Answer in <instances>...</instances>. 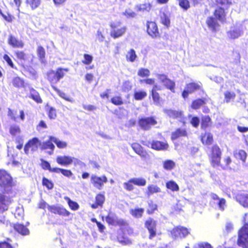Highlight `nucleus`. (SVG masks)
Segmentation results:
<instances>
[{
  "label": "nucleus",
  "instance_id": "cd10ccee",
  "mask_svg": "<svg viewBox=\"0 0 248 248\" xmlns=\"http://www.w3.org/2000/svg\"><path fill=\"white\" fill-rule=\"evenodd\" d=\"M234 157L245 162L247 158V153L243 150H236L233 152Z\"/></svg>",
  "mask_w": 248,
  "mask_h": 248
},
{
  "label": "nucleus",
  "instance_id": "bf43d9fd",
  "mask_svg": "<svg viewBox=\"0 0 248 248\" xmlns=\"http://www.w3.org/2000/svg\"><path fill=\"white\" fill-rule=\"evenodd\" d=\"M48 115L50 119H54L57 117V113L55 108L53 107H48Z\"/></svg>",
  "mask_w": 248,
  "mask_h": 248
},
{
  "label": "nucleus",
  "instance_id": "f257e3e1",
  "mask_svg": "<svg viewBox=\"0 0 248 248\" xmlns=\"http://www.w3.org/2000/svg\"><path fill=\"white\" fill-rule=\"evenodd\" d=\"M244 225L238 232V245L244 248H248V213L243 217Z\"/></svg>",
  "mask_w": 248,
  "mask_h": 248
},
{
  "label": "nucleus",
  "instance_id": "49530a36",
  "mask_svg": "<svg viewBox=\"0 0 248 248\" xmlns=\"http://www.w3.org/2000/svg\"><path fill=\"white\" fill-rule=\"evenodd\" d=\"M161 23L165 26L168 27L170 25V20L169 16L165 13H163L160 16Z\"/></svg>",
  "mask_w": 248,
  "mask_h": 248
},
{
  "label": "nucleus",
  "instance_id": "4be33fe9",
  "mask_svg": "<svg viewBox=\"0 0 248 248\" xmlns=\"http://www.w3.org/2000/svg\"><path fill=\"white\" fill-rule=\"evenodd\" d=\"M150 144L152 148L156 150H166L168 147V144L167 143L159 141H153Z\"/></svg>",
  "mask_w": 248,
  "mask_h": 248
},
{
  "label": "nucleus",
  "instance_id": "13d9d810",
  "mask_svg": "<svg viewBox=\"0 0 248 248\" xmlns=\"http://www.w3.org/2000/svg\"><path fill=\"white\" fill-rule=\"evenodd\" d=\"M48 80L52 83H57L59 80H57V77H56V74L54 71L48 72L47 74Z\"/></svg>",
  "mask_w": 248,
  "mask_h": 248
},
{
  "label": "nucleus",
  "instance_id": "bb28decb",
  "mask_svg": "<svg viewBox=\"0 0 248 248\" xmlns=\"http://www.w3.org/2000/svg\"><path fill=\"white\" fill-rule=\"evenodd\" d=\"M14 227L17 232L23 235H26L29 234V229L22 224L19 223L15 224Z\"/></svg>",
  "mask_w": 248,
  "mask_h": 248
},
{
  "label": "nucleus",
  "instance_id": "ddd939ff",
  "mask_svg": "<svg viewBox=\"0 0 248 248\" xmlns=\"http://www.w3.org/2000/svg\"><path fill=\"white\" fill-rule=\"evenodd\" d=\"M147 32L153 38H156L159 36L157 26L154 22L147 23Z\"/></svg>",
  "mask_w": 248,
  "mask_h": 248
},
{
  "label": "nucleus",
  "instance_id": "4d7b16f0",
  "mask_svg": "<svg viewBox=\"0 0 248 248\" xmlns=\"http://www.w3.org/2000/svg\"><path fill=\"white\" fill-rule=\"evenodd\" d=\"M216 203L217 204L218 209L221 211H224L226 207V201L223 198L218 200V201L216 202Z\"/></svg>",
  "mask_w": 248,
  "mask_h": 248
},
{
  "label": "nucleus",
  "instance_id": "7ed1b4c3",
  "mask_svg": "<svg viewBox=\"0 0 248 248\" xmlns=\"http://www.w3.org/2000/svg\"><path fill=\"white\" fill-rule=\"evenodd\" d=\"M111 28L110 35L113 38L122 36L126 32V27L122 25L120 21H114L110 23Z\"/></svg>",
  "mask_w": 248,
  "mask_h": 248
},
{
  "label": "nucleus",
  "instance_id": "a19ab883",
  "mask_svg": "<svg viewBox=\"0 0 248 248\" xmlns=\"http://www.w3.org/2000/svg\"><path fill=\"white\" fill-rule=\"evenodd\" d=\"M132 179V182L134 183V185H135L138 186H144L146 184V180L145 179L142 177H138V178H131Z\"/></svg>",
  "mask_w": 248,
  "mask_h": 248
},
{
  "label": "nucleus",
  "instance_id": "e433bc0d",
  "mask_svg": "<svg viewBox=\"0 0 248 248\" xmlns=\"http://www.w3.org/2000/svg\"><path fill=\"white\" fill-rule=\"evenodd\" d=\"M166 187L172 191H178L179 189L178 185L173 181H169L166 184Z\"/></svg>",
  "mask_w": 248,
  "mask_h": 248
},
{
  "label": "nucleus",
  "instance_id": "79ce46f5",
  "mask_svg": "<svg viewBox=\"0 0 248 248\" xmlns=\"http://www.w3.org/2000/svg\"><path fill=\"white\" fill-rule=\"evenodd\" d=\"M27 4L34 10L40 5L41 0H26Z\"/></svg>",
  "mask_w": 248,
  "mask_h": 248
},
{
  "label": "nucleus",
  "instance_id": "a18cd8bd",
  "mask_svg": "<svg viewBox=\"0 0 248 248\" xmlns=\"http://www.w3.org/2000/svg\"><path fill=\"white\" fill-rule=\"evenodd\" d=\"M137 10L140 12H149L151 9V5L149 3L139 4L137 6Z\"/></svg>",
  "mask_w": 248,
  "mask_h": 248
},
{
  "label": "nucleus",
  "instance_id": "8fccbe9b",
  "mask_svg": "<svg viewBox=\"0 0 248 248\" xmlns=\"http://www.w3.org/2000/svg\"><path fill=\"white\" fill-rule=\"evenodd\" d=\"M150 71L146 68H141L138 72V75L141 77H147L150 75Z\"/></svg>",
  "mask_w": 248,
  "mask_h": 248
},
{
  "label": "nucleus",
  "instance_id": "f704fd0d",
  "mask_svg": "<svg viewBox=\"0 0 248 248\" xmlns=\"http://www.w3.org/2000/svg\"><path fill=\"white\" fill-rule=\"evenodd\" d=\"M202 141L203 144H211L213 141V136L210 133H205L202 137Z\"/></svg>",
  "mask_w": 248,
  "mask_h": 248
},
{
  "label": "nucleus",
  "instance_id": "37998d69",
  "mask_svg": "<svg viewBox=\"0 0 248 248\" xmlns=\"http://www.w3.org/2000/svg\"><path fill=\"white\" fill-rule=\"evenodd\" d=\"M24 209L22 206H18L16 207L15 213V217L20 220L23 218L24 217Z\"/></svg>",
  "mask_w": 248,
  "mask_h": 248
},
{
  "label": "nucleus",
  "instance_id": "aec40b11",
  "mask_svg": "<svg viewBox=\"0 0 248 248\" xmlns=\"http://www.w3.org/2000/svg\"><path fill=\"white\" fill-rule=\"evenodd\" d=\"M132 149L134 151L141 157L147 159L148 157V155L146 152L143 150L142 147L138 143H134L131 145Z\"/></svg>",
  "mask_w": 248,
  "mask_h": 248
},
{
  "label": "nucleus",
  "instance_id": "473e14b6",
  "mask_svg": "<svg viewBox=\"0 0 248 248\" xmlns=\"http://www.w3.org/2000/svg\"><path fill=\"white\" fill-rule=\"evenodd\" d=\"M186 136V132L185 129H178L176 131L172 133L171 139L174 140L179 137Z\"/></svg>",
  "mask_w": 248,
  "mask_h": 248
},
{
  "label": "nucleus",
  "instance_id": "c756f323",
  "mask_svg": "<svg viewBox=\"0 0 248 248\" xmlns=\"http://www.w3.org/2000/svg\"><path fill=\"white\" fill-rule=\"evenodd\" d=\"M9 132L10 134L16 139L17 137H20L19 135L21 133V130L19 126L12 125L10 127Z\"/></svg>",
  "mask_w": 248,
  "mask_h": 248
},
{
  "label": "nucleus",
  "instance_id": "ea45409f",
  "mask_svg": "<svg viewBox=\"0 0 248 248\" xmlns=\"http://www.w3.org/2000/svg\"><path fill=\"white\" fill-rule=\"evenodd\" d=\"M12 84L16 88L23 87L24 85V82L19 77H16L13 78L12 79Z\"/></svg>",
  "mask_w": 248,
  "mask_h": 248
},
{
  "label": "nucleus",
  "instance_id": "6e6552de",
  "mask_svg": "<svg viewBox=\"0 0 248 248\" xmlns=\"http://www.w3.org/2000/svg\"><path fill=\"white\" fill-rule=\"evenodd\" d=\"M41 142L36 138L30 140L25 145L24 151L26 154L29 153L30 151L34 152L37 150L39 146L41 147Z\"/></svg>",
  "mask_w": 248,
  "mask_h": 248
},
{
  "label": "nucleus",
  "instance_id": "0eeeda50",
  "mask_svg": "<svg viewBox=\"0 0 248 248\" xmlns=\"http://www.w3.org/2000/svg\"><path fill=\"white\" fill-rule=\"evenodd\" d=\"M189 233V231L186 228L178 226L174 227L171 231V236L174 239L186 237Z\"/></svg>",
  "mask_w": 248,
  "mask_h": 248
},
{
  "label": "nucleus",
  "instance_id": "680f3d73",
  "mask_svg": "<svg viewBox=\"0 0 248 248\" xmlns=\"http://www.w3.org/2000/svg\"><path fill=\"white\" fill-rule=\"evenodd\" d=\"M210 118L208 116H204L202 118V127L206 128L210 124Z\"/></svg>",
  "mask_w": 248,
  "mask_h": 248
},
{
  "label": "nucleus",
  "instance_id": "c03bdc74",
  "mask_svg": "<svg viewBox=\"0 0 248 248\" xmlns=\"http://www.w3.org/2000/svg\"><path fill=\"white\" fill-rule=\"evenodd\" d=\"M64 199L67 202L70 208L73 210H77L79 208L78 204L70 200L68 197H65Z\"/></svg>",
  "mask_w": 248,
  "mask_h": 248
},
{
  "label": "nucleus",
  "instance_id": "de8ad7c7",
  "mask_svg": "<svg viewBox=\"0 0 248 248\" xmlns=\"http://www.w3.org/2000/svg\"><path fill=\"white\" fill-rule=\"evenodd\" d=\"M175 165L174 162L170 160H166L163 162V167L167 170L172 169Z\"/></svg>",
  "mask_w": 248,
  "mask_h": 248
},
{
  "label": "nucleus",
  "instance_id": "a878e982",
  "mask_svg": "<svg viewBox=\"0 0 248 248\" xmlns=\"http://www.w3.org/2000/svg\"><path fill=\"white\" fill-rule=\"evenodd\" d=\"M161 87L158 85H154L152 90V95L154 103L159 105L160 97L159 94L156 92L157 90H160Z\"/></svg>",
  "mask_w": 248,
  "mask_h": 248
},
{
  "label": "nucleus",
  "instance_id": "dca6fc26",
  "mask_svg": "<svg viewBox=\"0 0 248 248\" xmlns=\"http://www.w3.org/2000/svg\"><path fill=\"white\" fill-rule=\"evenodd\" d=\"M242 28L241 26H233L227 32L228 36L231 39H236L241 35Z\"/></svg>",
  "mask_w": 248,
  "mask_h": 248
},
{
  "label": "nucleus",
  "instance_id": "423d86ee",
  "mask_svg": "<svg viewBox=\"0 0 248 248\" xmlns=\"http://www.w3.org/2000/svg\"><path fill=\"white\" fill-rule=\"evenodd\" d=\"M155 76L159 82L162 83L164 86L172 92H174L175 83L173 81L169 79L167 76L164 74H157Z\"/></svg>",
  "mask_w": 248,
  "mask_h": 248
},
{
  "label": "nucleus",
  "instance_id": "603ef678",
  "mask_svg": "<svg viewBox=\"0 0 248 248\" xmlns=\"http://www.w3.org/2000/svg\"><path fill=\"white\" fill-rule=\"evenodd\" d=\"M204 104V101L202 99H197L193 102L191 107L193 109H198L201 106Z\"/></svg>",
  "mask_w": 248,
  "mask_h": 248
},
{
  "label": "nucleus",
  "instance_id": "f03ea898",
  "mask_svg": "<svg viewBox=\"0 0 248 248\" xmlns=\"http://www.w3.org/2000/svg\"><path fill=\"white\" fill-rule=\"evenodd\" d=\"M14 186L13 179L9 173L3 170H0V186L8 193Z\"/></svg>",
  "mask_w": 248,
  "mask_h": 248
},
{
  "label": "nucleus",
  "instance_id": "a211bd4d",
  "mask_svg": "<svg viewBox=\"0 0 248 248\" xmlns=\"http://www.w3.org/2000/svg\"><path fill=\"white\" fill-rule=\"evenodd\" d=\"M8 43L13 47L21 48L24 46V43L21 40L18 39L12 35L9 36Z\"/></svg>",
  "mask_w": 248,
  "mask_h": 248
},
{
  "label": "nucleus",
  "instance_id": "58836bf2",
  "mask_svg": "<svg viewBox=\"0 0 248 248\" xmlns=\"http://www.w3.org/2000/svg\"><path fill=\"white\" fill-rule=\"evenodd\" d=\"M68 68H58L56 71L55 72L56 74V77H57L56 80L59 81L61 78L64 77L66 73L68 72Z\"/></svg>",
  "mask_w": 248,
  "mask_h": 248
},
{
  "label": "nucleus",
  "instance_id": "09e8293b",
  "mask_svg": "<svg viewBox=\"0 0 248 248\" xmlns=\"http://www.w3.org/2000/svg\"><path fill=\"white\" fill-rule=\"evenodd\" d=\"M217 4L222 6L223 8H228L232 4V0H216Z\"/></svg>",
  "mask_w": 248,
  "mask_h": 248
},
{
  "label": "nucleus",
  "instance_id": "2eb2a0df",
  "mask_svg": "<svg viewBox=\"0 0 248 248\" xmlns=\"http://www.w3.org/2000/svg\"><path fill=\"white\" fill-rule=\"evenodd\" d=\"M145 227L149 232V238L150 239H152L156 235V223L155 221L151 218L147 219L145 222Z\"/></svg>",
  "mask_w": 248,
  "mask_h": 248
},
{
  "label": "nucleus",
  "instance_id": "4c0bfd02",
  "mask_svg": "<svg viewBox=\"0 0 248 248\" xmlns=\"http://www.w3.org/2000/svg\"><path fill=\"white\" fill-rule=\"evenodd\" d=\"M50 139L51 141L55 143L57 146L59 148H64L67 146L66 142L63 141H62L55 137H50Z\"/></svg>",
  "mask_w": 248,
  "mask_h": 248
},
{
  "label": "nucleus",
  "instance_id": "338daca9",
  "mask_svg": "<svg viewBox=\"0 0 248 248\" xmlns=\"http://www.w3.org/2000/svg\"><path fill=\"white\" fill-rule=\"evenodd\" d=\"M179 5L185 10H187L190 7L189 1L187 0H180Z\"/></svg>",
  "mask_w": 248,
  "mask_h": 248
},
{
  "label": "nucleus",
  "instance_id": "5701e85b",
  "mask_svg": "<svg viewBox=\"0 0 248 248\" xmlns=\"http://www.w3.org/2000/svg\"><path fill=\"white\" fill-rule=\"evenodd\" d=\"M161 192V188L156 185L150 184L147 187L146 194L150 196L154 194L158 193Z\"/></svg>",
  "mask_w": 248,
  "mask_h": 248
},
{
  "label": "nucleus",
  "instance_id": "39448f33",
  "mask_svg": "<svg viewBox=\"0 0 248 248\" xmlns=\"http://www.w3.org/2000/svg\"><path fill=\"white\" fill-rule=\"evenodd\" d=\"M57 162L62 166H69L74 163V164H78L80 161L74 157L68 155H60L57 156L56 158Z\"/></svg>",
  "mask_w": 248,
  "mask_h": 248
},
{
  "label": "nucleus",
  "instance_id": "b1692460",
  "mask_svg": "<svg viewBox=\"0 0 248 248\" xmlns=\"http://www.w3.org/2000/svg\"><path fill=\"white\" fill-rule=\"evenodd\" d=\"M164 112L170 118L182 119L183 113L181 111L165 109Z\"/></svg>",
  "mask_w": 248,
  "mask_h": 248
},
{
  "label": "nucleus",
  "instance_id": "0e129e2a",
  "mask_svg": "<svg viewBox=\"0 0 248 248\" xmlns=\"http://www.w3.org/2000/svg\"><path fill=\"white\" fill-rule=\"evenodd\" d=\"M111 102L115 105H121L123 102L120 96H116L111 98Z\"/></svg>",
  "mask_w": 248,
  "mask_h": 248
},
{
  "label": "nucleus",
  "instance_id": "774afa93",
  "mask_svg": "<svg viewBox=\"0 0 248 248\" xmlns=\"http://www.w3.org/2000/svg\"><path fill=\"white\" fill-rule=\"evenodd\" d=\"M95 199L97 204L102 206L105 201V197L102 194H98Z\"/></svg>",
  "mask_w": 248,
  "mask_h": 248
},
{
  "label": "nucleus",
  "instance_id": "7c9ffc66",
  "mask_svg": "<svg viewBox=\"0 0 248 248\" xmlns=\"http://www.w3.org/2000/svg\"><path fill=\"white\" fill-rule=\"evenodd\" d=\"M137 58V56L135 51L133 49H130L127 52L126 54V59L127 61L133 62L136 61Z\"/></svg>",
  "mask_w": 248,
  "mask_h": 248
},
{
  "label": "nucleus",
  "instance_id": "72a5a7b5",
  "mask_svg": "<svg viewBox=\"0 0 248 248\" xmlns=\"http://www.w3.org/2000/svg\"><path fill=\"white\" fill-rule=\"evenodd\" d=\"M215 16L220 21H223L225 19V13L224 10L222 8H219L215 10Z\"/></svg>",
  "mask_w": 248,
  "mask_h": 248
},
{
  "label": "nucleus",
  "instance_id": "393cba45",
  "mask_svg": "<svg viewBox=\"0 0 248 248\" xmlns=\"http://www.w3.org/2000/svg\"><path fill=\"white\" fill-rule=\"evenodd\" d=\"M206 23L209 28L213 31H216L218 28L219 24L216 19L212 17H209L207 19Z\"/></svg>",
  "mask_w": 248,
  "mask_h": 248
},
{
  "label": "nucleus",
  "instance_id": "6e6d98bb",
  "mask_svg": "<svg viewBox=\"0 0 248 248\" xmlns=\"http://www.w3.org/2000/svg\"><path fill=\"white\" fill-rule=\"evenodd\" d=\"M147 96V93L145 92L140 91L135 92L134 93V98L136 100H140L143 99Z\"/></svg>",
  "mask_w": 248,
  "mask_h": 248
},
{
  "label": "nucleus",
  "instance_id": "69168bd1",
  "mask_svg": "<svg viewBox=\"0 0 248 248\" xmlns=\"http://www.w3.org/2000/svg\"><path fill=\"white\" fill-rule=\"evenodd\" d=\"M43 184L49 189H52L53 187V184L51 181L46 178L43 179Z\"/></svg>",
  "mask_w": 248,
  "mask_h": 248
},
{
  "label": "nucleus",
  "instance_id": "3c124183",
  "mask_svg": "<svg viewBox=\"0 0 248 248\" xmlns=\"http://www.w3.org/2000/svg\"><path fill=\"white\" fill-rule=\"evenodd\" d=\"M132 179H130L127 182H125L124 183L123 186L124 187L125 189H126L127 191H132L134 189V183L132 182Z\"/></svg>",
  "mask_w": 248,
  "mask_h": 248
},
{
  "label": "nucleus",
  "instance_id": "e2e57ef3",
  "mask_svg": "<svg viewBox=\"0 0 248 248\" xmlns=\"http://www.w3.org/2000/svg\"><path fill=\"white\" fill-rule=\"evenodd\" d=\"M37 52L38 56L40 59L43 61V59L45 57V49L41 46H38L37 49Z\"/></svg>",
  "mask_w": 248,
  "mask_h": 248
},
{
  "label": "nucleus",
  "instance_id": "6ab92c4d",
  "mask_svg": "<svg viewBox=\"0 0 248 248\" xmlns=\"http://www.w3.org/2000/svg\"><path fill=\"white\" fill-rule=\"evenodd\" d=\"M236 201L244 207L248 208V194L242 193L237 195Z\"/></svg>",
  "mask_w": 248,
  "mask_h": 248
},
{
  "label": "nucleus",
  "instance_id": "1a4fd4ad",
  "mask_svg": "<svg viewBox=\"0 0 248 248\" xmlns=\"http://www.w3.org/2000/svg\"><path fill=\"white\" fill-rule=\"evenodd\" d=\"M91 179L93 186L98 189H101L104 184L108 181L107 178L105 176L98 177L95 175H92Z\"/></svg>",
  "mask_w": 248,
  "mask_h": 248
},
{
  "label": "nucleus",
  "instance_id": "052dcab7",
  "mask_svg": "<svg viewBox=\"0 0 248 248\" xmlns=\"http://www.w3.org/2000/svg\"><path fill=\"white\" fill-rule=\"evenodd\" d=\"M31 96L32 98L37 103H41L42 100L38 94L34 90L31 91Z\"/></svg>",
  "mask_w": 248,
  "mask_h": 248
},
{
  "label": "nucleus",
  "instance_id": "864d4df0",
  "mask_svg": "<svg viewBox=\"0 0 248 248\" xmlns=\"http://www.w3.org/2000/svg\"><path fill=\"white\" fill-rule=\"evenodd\" d=\"M93 60L92 56L85 54L83 55V60L82 61L83 63L86 65H89L92 63Z\"/></svg>",
  "mask_w": 248,
  "mask_h": 248
},
{
  "label": "nucleus",
  "instance_id": "412c9836",
  "mask_svg": "<svg viewBox=\"0 0 248 248\" xmlns=\"http://www.w3.org/2000/svg\"><path fill=\"white\" fill-rule=\"evenodd\" d=\"M106 220L108 224L113 225L121 224L123 222V220L119 219L116 215L113 214H109L106 217Z\"/></svg>",
  "mask_w": 248,
  "mask_h": 248
},
{
  "label": "nucleus",
  "instance_id": "c85d7f7f",
  "mask_svg": "<svg viewBox=\"0 0 248 248\" xmlns=\"http://www.w3.org/2000/svg\"><path fill=\"white\" fill-rule=\"evenodd\" d=\"M53 141L49 139V140L41 142V148L42 149H50L51 151L49 152L50 155L52 154L55 148V146L53 144Z\"/></svg>",
  "mask_w": 248,
  "mask_h": 248
},
{
  "label": "nucleus",
  "instance_id": "2f4dec72",
  "mask_svg": "<svg viewBox=\"0 0 248 248\" xmlns=\"http://www.w3.org/2000/svg\"><path fill=\"white\" fill-rule=\"evenodd\" d=\"M144 210L141 208H135L134 209H131L130 213L135 217L140 218L141 217L144 213Z\"/></svg>",
  "mask_w": 248,
  "mask_h": 248
},
{
  "label": "nucleus",
  "instance_id": "5fc2aeb1",
  "mask_svg": "<svg viewBox=\"0 0 248 248\" xmlns=\"http://www.w3.org/2000/svg\"><path fill=\"white\" fill-rule=\"evenodd\" d=\"M225 100L226 102H229L231 99H234L235 94L234 92L226 91L224 93Z\"/></svg>",
  "mask_w": 248,
  "mask_h": 248
},
{
  "label": "nucleus",
  "instance_id": "f8f14e48",
  "mask_svg": "<svg viewBox=\"0 0 248 248\" xmlns=\"http://www.w3.org/2000/svg\"><path fill=\"white\" fill-rule=\"evenodd\" d=\"M48 210L54 214H57L59 215L68 217L70 213L62 206L48 205Z\"/></svg>",
  "mask_w": 248,
  "mask_h": 248
},
{
  "label": "nucleus",
  "instance_id": "f3484780",
  "mask_svg": "<svg viewBox=\"0 0 248 248\" xmlns=\"http://www.w3.org/2000/svg\"><path fill=\"white\" fill-rule=\"evenodd\" d=\"M15 53L16 58L21 62L28 63L32 59L31 55L26 54L22 51L17 50L15 52Z\"/></svg>",
  "mask_w": 248,
  "mask_h": 248
},
{
  "label": "nucleus",
  "instance_id": "9b49d317",
  "mask_svg": "<svg viewBox=\"0 0 248 248\" xmlns=\"http://www.w3.org/2000/svg\"><path fill=\"white\" fill-rule=\"evenodd\" d=\"M139 124L143 129L147 130L151 126L156 124L157 122L153 117H148L140 119L139 121Z\"/></svg>",
  "mask_w": 248,
  "mask_h": 248
},
{
  "label": "nucleus",
  "instance_id": "9d476101",
  "mask_svg": "<svg viewBox=\"0 0 248 248\" xmlns=\"http://www.w3.org/2000/svg\"><path fill=\"white\" fill-rule=\"evenodd\" d=\"M201 83H191L187 84L182 93L183 98L185 99L186 98L189 93H191L195 91L200 89L201 86Z\"/></svg>",
  "mask_w": 248,
  "mask_h": 248
},
{
  "label": "nucleus",
  "instance_id": "c9c22d12",
  "mask_svg": "<svg viewBox=\"0 0 248 248\" xmlns=\"http://www.w3.org/2000/svg\"><path fill=\"white\" fill-rule=\"evenodd\" d=\"M53 89L54 91H56V92L58 94V95L62 97V98L64 99V100L70 102L71 103L74 102V100L72 98L67 96L64 92H62L57 88H56L54 86H52Z\"/></svg>",
  "mask_w": 248,
  "mask_h": 248
},
{
  "label": "nucleus",
  "instance_id": "20e7f679",
  "mask_svg": "<svg viewBox=\"0 0 248 248\" xmlns=\"http://www.w3.org/2000/svg\"><path fill=\"white\" fill-rule=\"evenodd\" d=\"M221 155V152L219 147L214 145L209 155L210 162L213 167H217L220 165Z\"/></svg>",
  "mask_w": 248,
  "mask_h": 248
},
{
  "label": "nucleus",
  "instance_id": "4468645a",
  "mask_svg": "<svg viewBox=\"0 0 248 248\" xmlns=\"http://www.w3.org/2000/svg\"><path fill=\"white\" fill-rule=\"evenodd\" d=\"M12 200L9 197L0 194V213L8 210Z\"/></svg>",
  "mask_w": 248,
  "mask_h": 248
}]
</instances>
